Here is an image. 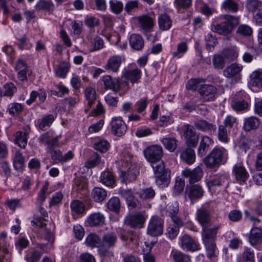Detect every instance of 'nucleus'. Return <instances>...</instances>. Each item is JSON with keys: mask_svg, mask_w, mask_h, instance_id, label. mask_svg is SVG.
I'll return each instance as SVG.
<instances>
[{"mask_svg": "<svg viewBox=\"0 0 262 262\" xmlns=\"http://www.w3.org/2000/svg\"><path fill=\"white\" fill-rule=\"evenodd\" d=\"M119 164L122 168H127L126 171H121L119 177L122 183H130L135 181L139 174V166L134 162L133 158L127 152L120 156Z\"/></svg>", "mask_w": 262, "mask_h": 262, "instance_id": "f257e3e1", "label": "nucleus"}, {"mask_svg": "<svg viewBox=\"0 0 262 262\" xmlns=\"http://www.w3.org/2000/svg\"><path fill=\"white\" fill-rule=\"evenodd\" d=\"M228 155L225 148L215 147L203 159V161L207 168L214 169L226 162Z\"/></svg>", "mask_w": 262, "mask_h": 262, "instance_id": "f03ea898", "label": "nucleus"}, {"mask_svg": "<svg viewBox=\"0 0 262 262\" xmlns=\"http://www.w3.org/2000/svg\"><path fill=\"white\" fill-rule=\"evenodd\" d=\"M222 19V21L220 23L211 26L212 31L222 35L230 34L234 27L239 24V17L231 15H224Z\"/></svg>", "mask_w": 262, "mask_h": 262, "instance_id": "7ed1b4c3", "label": "nucleus"}, {"mask_svg": "<svg viewBox=\"0 0 262 262\" xmlns=\"http://www.w3.org/2000/svg\"><path fill=\"white\" fill-rule=\"evenodd\" d=\"M156 182L158 185L167 186L170 181V171L165 169L164 164L163 162H159L158 164H152Z\"/></svg>", "mask_w": 262, "mask_h": 262, "instance_id": "20e7f679", "label": "nucleus"}, {"mask_svg": "<svg viewBox=\"0 0 262 262\" xmlns=\"http://www.w3.org/2000/svg\"><path fill=\"white\" fill-rule=\"evenodd\" d=\"M105 90H111L114 92H118L123 86L125 87V90H128L130 88L128 81H123L119 77L113 78L110 75H105L102 78Z\"/></svg>", "mask_w": 262, "mask_h": 262, "instance_id": "39448f33", "label": "nucleus"}, {"mask_svg": "<svg viewBox=\"0 0 262 262\" xmlns=\"http://www.w3.org/2000/svg\"><path fill=\"white\" fill-rule=\"evenodd\" d=\"M146 160L152 164H158L163 156L162 147L158 145H154L146 147L143 151Z\"/></svg>", "mask_w": 262, "mask_h": 262, "instance_id": "423d86ee", "label": "nucleus"}, {"mask_svg": "<svg viewBox=\"0 0 262 262\" xmlns=\"http://www.w3.org/2000/svg\"><path fill=\"white\" fill-rule=\"evenodd\" d=\"M163 232V221L157 216H152L149 222L147 233L152 236L161 235Z\"/></svg>", "mask_w": 262, "mask_h": 262, "instance_id": "0eeeda50", "label": "nucleus"}, {"mask_svg": "<svg viewBox=\"0 0 262 262\" xmlns=\"http://www.w3.org/2000/svg\"><path fill=\"white\" fill-rule=\"evenodd\" d=\"M221 227V224H216L211 227L206 226L202 228V237L203 243L215 242L217 231Z\"/></svg>", "mask_w": 262, "mask_h": 262, "instance_id": "6e6552de", "label": "nucleus"}, {"mask_svg": "<svg viewBox=\"0 0 262 262\" xmlns=\"http://www.w3.org/2000/svg\"><path fill=\"white\" fill-rule=\"evenodd\" d=\"M110 126L112 133L116 136H121L126 132L127 126L121 117H113Z\"/></svg>", "mask_w": 262, "mask_h": 262, "instance_id": "1a4fd4ad", "label": "nucleus"}, {"mask_svg": "<svg viewBox=\"0 0 262 262\" xmlns=\"http://www.w3.org/2000/svg\"><path fill=\"white\" fill-rule=\"evenodd\" d=\"M182 175L188 179L190 184L199 181L202 178L203 171L200 166H197L193 170L185 168L182 171Z\"/></svg>", "mask_w": 262, "mask_h": 262, "instance_id": "9d476101", "label": "nucleus"}, {"mask_svg": "<svg viewBox=\"0 0 262 262\" xmlns=\"http://www.w3.org/2000/svg\"><path fill=\"white\" fill-rule=\"evenodd\" d=\"M199 92L204 101H212L215 99L217 89L212 85L203 84L199 89Z\"/></svg>", "mask_w": 262, "mask_h": 262, "instance_id": "9b49d317", "label": "nucleus"}, {"mask_svg": "<svg viewBox=\"0 0 262 262\" xmlns=\"http://www.w3.org/2000/svg\"><path fill=\"white\" fill-rule=\"evenodd\" d=\"M233 174L236 181L239 184H244L249 178V173L241 163L235 164L233 167Z\"/></svg>", "mask_w": 262, "mask_h": 262, "instance_id": "f8f14e48", "label": "nucleus"}, {"mask_svg": "<svg viewBox=\"0 0 262 262\" xmlns=\"http://www.w3.org/2000/svg\"><path fill=\"white\" fill-rule=\"evenodd\" d=\"M228 177L226 174H216L210 176L206 181L208 189L211 191L214 187L222 185L228 181Z\"/></svg>", "mask_w": 262, "mask_h": 262, "instance_id": "ddd939ff", "label": "nucleus"}, {"mask_svg": "<svg viewBox=\"0 0 262 262\" xmlns=\"http://www.w3.org/2000/svg\"><path fill=\"white\" fill-rule=\"evenodd\" d=\"M145 221V216L141 213L127 216L125 218V224L132 228H141Z\"/></svg>", "mask_w": 262, "mask_h": 262, "instance_id": "4468645a", "label": "nucleus"}, {"mask_svg": "<svg viewBox=\"0 0 262 262\" xmlns=\"http://www.w3.org/2000/svg\"><path fill=\"white\" fill-rule=\"evenodd\" d=\"M137 20L139 28L144 33L149 32L155 25L154 19L147 15L138 16Z\"/></svg>", "mask_w": 262, "mask_h": 262, "instance_id": "2eb2a0df", "label": "nucleus"}, {"mask_svg": "<svg viewBox=\"0 0 262 262\" xmlns=\"http://www.w3.org/2000/svg\"><path fill=\"white\" fill-rule=\"evenodd\" d=\"M203 193V189L199 184H189L186 186V193L191 201L200 199Z\"/></svg>", "mask_w": 262, "mask_h": 262, "instance_id": "dca6fc26", "label": "nucleus"}, {"mask_svg": "<svg viewBox=\"0 0 262 262\" xmlns=\"http://www.w3.org/2000/svg\"><path fill=\"white\" fill-rule=\"evenodd\" d=\"M181 246L186 251H195L199 249V245L194 239L187 234L180 238Z\"/></svg>", "mask_w": 262, "mask_h": 262, "instance_id": "f3484780", "label": "nucleus"}, {"mask_svg": "<svg viewBox=\"0 0 262 262\" xmlns=\"http://www.w3.org/2000/svg\"><path fill=\"white\" fill-rule=\"evenodd\" d=\"M196 219L202 228L208 226L211 221L210 212L206 208H200L196 211Z\"/></svg>", "mask_w": 262, "mask_h": 262, "instance_id": "a211bd4d", "label": "nucleus"}, {"mask_svg": "<svg viewBox=\"0 0 262 262\" xmlns=\"http://www.w3.org/2000/svg\"><path fill=\"white\" fill-rule=\"evenodd\" d=\"M15 70L17 71V78L20 81L27 80V74L30 75V71L28 67L26 62L22 59H19L15 65Z\"/></svg>", "mask_w": 262, "mask_h": 262, "instance_id": "6ab92c4d", "label": "nucleus"}, {"mask_svg": "<svg viewBox=\"0 0 262 262\" xmlns=\"http://www.w3.org/2000/svg\"><path fill=\"white\" fill-rule=\"evenodd\" d=\"M243 66L237 63H231L223 71V75L228 78H232L240 76Z\"/></svg>", "mask_w": 262, "mask_h": 262, "instance_id": "aec40b11", "label": "nucleus"}, {"mask_svg": "<svg viewBox=\"0 0 262 262\" xmlns=\"http://www.w3.org/2000/svg\"><path fill=\"white\" fill-rule=\"evenodd\" d=\"M141 71L136 68L124 71L122 78L127 79L128 82L130 81L133 85L135 83L138 82L141 78Z\"/></svg>", "mask_w": 262, "mask_h": 262, "instance_id": "412c9836", "label": "nucleus"}, {"mask_svg": "<svg viewBox=\"0 0 262 262\" xmlns=\"http://www.w3.org/2000/svg\"><path fill=\"white\" fill-rule=\"evenodd\" d=\"M122 57L119 55H114L107 60V63L105 66V69L110 70L113 72H117L122 63Z\"/></svg>", "mask_w": 262, "mask_h": 262, "instance_id": "4be33fe9", "label": "nucleus"}, {"mask_svg": "<svg viewBox=\"0 0 262 262\" xmlns=\"http://www.w3.org/2000/svg\"><path fill=\"white\" fill-rule=\"evenodd\" d=\"M213 144V141L211 138L207 136H202L198 150V155L201 157L204 156L209 149V147Z\"/></svg>", "mask_w": 262, "mask_h": 262, "instance_id": "5701e85b", "label": "nucleus"}, {"mask_svg": "<svg viewBox=\"0 0 262 262\" xmlns=\"http://www.w3.org/2000/svg\"><path fill=\"white\" fill-rule=\"evenodd\" d=\"M194 125L197 129L202 132L214 133L216 130L215 125L209 123L205 120H198L194 122Z\"/></svg>", "mask_w": 262, "mask_h": 262, "instance_id": "b1692460", "label": "nucleus"}, {"mask_svg": "<svg viewBox=\"0 0 262 262\" xmlns=\"http://www.w3.org/2000/svg\"><path fill=\"white\" fill-rule=\"evenodd\" d=\"M250 244L253 246L262 242V229L260 228L253 227L250 232L248 236Z\"/></svg>", "mask_w": 262, "mask_h": 262, "instance_id": "393cba45", "label": "nucleus"}, {"mask_svg": "<svg viewBox=\"0 0 262 262\" xmlns=\"http://www.w3.org/2000/svg\"><path fill=\"white\" fill-rule=\"evenodd\" d=\"M117 241V237L114 233H111L105 234L102 238V247L99 249V252L103 255L105 253L103 251V248H110L113 247Z\"/></svg>", "mask_w": 262, "mask_h": 262, "instance_id": "a878e982", "label": "nucleus"}, {"mask_svg": "<svg viewBox=\"0 0 262 262\" xmlns=\"http://www.w3.org/2000/svg\"><path fill=\"white\" fill-rule=\"evenodd\" d=\"M130 47L137 51H141L144 46V41L142 37L137 34H133L129 39Z\"/></svg>", "mask_w": 262, "mask_h": 262, "instance_id": "bb28decb", "label": "nucleus"}, {"mask_svg": "<svg viewBox=\"0 0 262 262\" xmlns=\"http://www.w3.org/2000/svg\"><path fill=\"white\" fill-rule=\"evenodd\" d=\"M104 220L105 217L103 214L100 212H96L90 215L86 222L91 227L99 226L104 224Z\"/></svg>", "mask_w": 262, "mask_h": 262, "instance_id": "cd10ccee", "label": "nucleus"}, {"mask_svg": "<svg viewBox=\"0 0 262 262\" xmlns=\"http://www.w3.org/2000/svg\"><path fill=\"white\" fill-rule=\"evenodd\" d=\"M158 20L159 28L162 31L168 30L172 26V21L170 16L166 13L160 14Z\"/></svg>", "mask_w": 262, "mask_h": 262, "instance_id": "c85d7f7f", "label": "nucleus"}, {"mask_svg": "<svg viewBox=\"0 0 262 262\" xmlns=\"http://www.w3.org/2000/svg\"><path fill=\"white\" fill-rule=\"evenodd\" d=\"M91 196L95 202H102L107 197V191L101 187H95L92 190Z\"/></svg>", "mask_w": 262, "mask_h": 262, "instance_id": "c756f323", "label": "nucleus"}, {"mask_svg": "<svg viewBox=\"0 0 262 262\" xmlns=\"http://www.w3.org/2000/svg\"><path fill=\"white\" fill-rule=\"evenodd\" d=\"M259 125V119L256 117L251 116L244 119L243 127L247 132L256 129Z\"/></svg>", "mask_w": 262, "mask_h": 262, "instance_id": "7c9ffc66", "label": "nucleus"}, {"mask_svg": "<svg viewBox=\"0 0 262 262\" xmlns=\"http://www.w3.org/2000/svg\"><path fill=\"white\" fill-rule=\"evenodd\" d=\"M250 83L252 86L262 89V70H255L250 76Z\"/></svg>", "mask_w": 262, "mask_h": 262, "instance_id": "2f4dec72", "label": "nucleus"}, {"mask_svg": "<svg viewBox=\"0 0 262 262\" xmlns=\"http://www.w3.org/2000/svg\"><path fill=\"white\" fill-rule=\"evenodd\" d=\"M180 157L187 164H192L195 160V152L192 148H187L181 152Z\"/></svg>", "mask_w": 262, "mask_h": 262, "instance_id": "473e14b6", "label": "nucleus"}, {"mask_svg": "<svg viewBox=\"0 0 262 262\" xmlns=\"http://www.w3.org/2000/svg\"><path fill=\"white\" fill-rule=\"evenodd\" d=\"M120 194L127 202L128 205L133 208L136 207L138 201L135 198L132 191L129 189H123L120 191Z\"/></svg>", "mask_w": 262, "mask_h": 262, "instance_id": "72a5a7b5", "label": "nucleus"}, {"mask_svg": "<svg viewBox=\"0 0 262 262\" xmlns=\"http://www.w3.org/2000/svg\"><path fill=\"white\" fill-rule=\"evenodd\" d=\"M55 120V117L52 114L47 115L37 121L39 128L44 131L47 130Z\"/></svg>", "mask_w": 262, "mask_h": 262, "instance_id": "f704fd0d", "label": "nucleus"}, {"mask_svg": "<svg viewBox=\"0 0 262 262\" xmlns=\"http://www.w3.org/2000/svg\"><path fill=\"white\" fill-rule=\"evenodd\" d=\"M161 142L165 149L170 152L174 151L178 146V140L173 137H165L161 140Z\"/></svg>", "mask_w": 262, "mask_h": 262, "instance_id": "c9c22d12", "label": "nucleus"}, {"mask_svg": "<svg viewBox=\"0 0 262 262\" xmlns=\"http://www.w3.org/2000/svg\"><path fill=\"white\" fill-rule=\"evenodd\" d=\"M100 181L103 185L108 187L112 186L115 183V179L113 173L108 170L101 172Z\"/></svg>", "mask_w": 262, "mask_h": 262, "instance_id": "e433bc0d", "label": "nucleus"}, {"mask_svg": "<svg viewBox=\"0 0 262 262\" xmlns=\"http://www.w3.org/2000/svg\"><path fill=\"white\" fill-rule=\"evenodd\" d=\"M28 133L27 132L18 131L15 134L14 143L20 148H25L28 142Z\"/></svg>", "mask_w": 262, "mask_h": 262, "instance_id": "4c0bfd02", "label": "nucleus"}, {"mask_svg": "<svg viewBox=\"0 0 262 262\" xmlns=\"http://www.w3.org/2000/svg\"><path fill=\"white\" fill-rule=\"evenodd\" d=\"M13 166L17 170L22 169L25 164V158L19 150L15 151L13 159Z\"/></svg>", "mask_w": 262, "mask_h": 262, "instance_id": "58836bf2", "label": "nucleus"}, {"mask_svg": "<svg viewBox=\"0 0 262 262\" xmlns=\"http://www.w3.org/2000/svg\"><path fill=\"white\" fill-rule=\"evenodd\" d=\"M85 244L91 248L98 247L101 245V239L95 233H90L86 237Z\"/></svg>", "mask_w": 262, "mask_h": 262, "instance_id": "ea45409f", "label": "nucleus"}, {"mask_svg": "<svg viewBox=\"0 0 262 262\" xmlns=\"http://www.w3.org/2000/svg\"><path fill=\"white\" fill-rule=\"evenodd\" d=\"M84 95L88 101V107L91 108L96 99V91L92 87H88L85 90Z\"/></svg>", "mask_w": 262, "mask_h": 262, "instance_id": "a19ab883", "label": "nucleus"}, {"mask_svg": "<svg viewBox=\"0 0 262 262\" xmlns=\"http://www.w3.org/2000/svg\"><path fill=\"white\" fill-rule=\"evenodd\" d=\"M137 194L142 200H149L154 198L155 195V190L151 187L140 189Z\"/></svg>", "mask_w": 262, "mask_h": 262, "instance_id": "79ce46f5", "label": "nucleus"}, {"mask_svg": "<svg viewBox=\"0 0 262 262\" xmlns=\"http://www.w3.org/2000/svg\"><path fill=\"white\" fill-rule=\"evenodd\" d=\"M205 81L203 78H194L189 80L186 83V89L189 90L196 91L203 85Z\"/></svg>", "mask_w": 262, "mask_h": 262, "instance_id": "37998d69", "label": "nucleus"}, {"mask_svg": "<svg viewBox=\"0 0 262 262\" xmlns=\"http://www.w3.org/2000/svg\"><path fill=\"white\" fill-rule=\"evenodd\" d=\"M171 257L174 262H190V256L179 251L173 250L171 253Z\"/></svg>", "mask_w": 262, "mask_h": 262, "instance_id": "c03bdc74", "label": "nucleus"}, {"mask_svg": "<svg viewBox=\"0 0 262 262\" xmlns=\"http://www.w3.org/2000/svg\"><path fill=\"white\" fill-rule=\"evenodd\" d=\"M217 139L223 143H228L229 141V132L227 131V128L224 125H220L219 126Z\"/></svg>", "mask_w": 262, "mask_h": 262, "instance_id": "a18cd8bd", "label": "nucleus"}, {"mask_svg": "<svg viewBox=\"0 0 262 262\" xmlns=\"http://www.w3.org/2000/svg\"><path fill=\"white\" fill-rule=\"evenodd\" d=\"M223 54L226 59L231 61L236 59L238 57V51L236 47H233L225 49L223 51Z\"/></svg>", "mask_w": 262, "mask_h": 262, "instance_id": "49530a36", "label": "nucleus"}, {"mask_svg": "<svg viewBox=\"0 0 262 262\" xmlns=\"http://www.w3.org/2000/svg\"><path fill=\"white\" fill-rule=\"evenodd\" d=\"M23 110V106L21 103L13 102L8 106L7 112L13 116H18Z\"/></svg>", "mask_w": 262, "mask_h": 262, "instance_id": "de8ad7c7", "label": "nucleus"}, {"mask_svg": "<svg viewBox=\"0 0 262 262\" xmlns=\"http://www.w3.org/2000/svg\"><path fill=\"white\" fill-rule=\"evenodd\" d=\"M207 251V256L209 258L217 256L218 250L216 246L215 242L204 243Z\"/></svg>", "mask_w": 262, "mask_h": 262, "instance_id": "09e8293b", "label": "nucleus"}, {"mask_svg": "<svg viewBox=\"0 0 262 262\" xmlns=\"http://www.w3.org/2000/svg\"><path fill=\"white\" fill-rule=\"evenodd\" d=\"M226 58L220 54H215L212 58V63L215 69L222 70L225 66Z\"/></svg>", "mask_w": 262, "mask_h": 262, "instance_id": "8fccbe9b", "label": "nucleus"}, {"mask_svg": "<svg viewBox=\"0 0 262 262\" xmlns=\"http://www.w3.org/2000/svg\"><path fill=\"white\" fill-rule=\"evenodd\" d=\"M101 163V157L97 153H94L84 164L85 167L91 168L98 165Z\"/></svg>", "mask_w": 262, "mask_h": 262, "instance_id": "3c124183", "label": "nucleus"}, {"mask_svg": "<svg viewBox=\"0 0 262 262\" xmlns=\"http://www.w3.org/2000/svg\"><path fill=\"white\" fill-rule=\"evenodd\" d=\"M246 8L251 12L261 10L262 2L259 0H247L246 4Z\"/></svg>", "mask_w": 262, "mask_h": 262, "instance_id": "603ef678", "label": "nucleus"}, {"mask_svg": "<svg viewBox=\"0 0 262 262\" xmlns=\"http://www.w3.org/2000/svg\"><path fill=\"white\" fill-rule=\"evenodd\" d=\"M110 9L116 14H120L123 9L122 2L117 0H110L109 2Z\"/></svg>", "mask_w": 262, "mask_h": 262, "instance_id": "864d4df0", "label": "nucleus"}, {"mask_svg": "<svg viewBox=\"0 0 262 262\" xmlns=\"http://www.w3.org/2000/svg\"><path fill=\"white\" fill-rule=\"evenodd\" d=\"M222 8L226 11L236 12L238 9V5L234 0H225L222 5Z\"/></svg>", "mask_w": 262, "mask_h": 262, "instance_id": "5fc2aeb1", "label": "nucleus"}, {"mask_svg": "<svg viewBox=\"0 0 262 262\" xmlns=\"http://www.w3.org/2000/svg\"><path fill=\"white\" fill-rule=\"evenodd\" d=\"M107 207L108 209L118 213L120 208V202L119 198L113 197L109 200L107 203Z\"/></svg>", "mask_w": 262, "mask_h": 262, "instance_id": "6e6d98bb", "label": "nucleus"}, {"mask_svg": "<svg viewBox=\"0 0 262 262\" xmlns=\"http://www.w3.org/2000/svg\"><path fill=\"white\" fill-rule=\"evenodd\" d=\"M110 147V145L108 142L103 139L96 141L94 144V148L101 152H105Z\"/></svg>", "mask_w": 262, "mask_h": 262, "instance_id": "4d7b16f0", "label": "nucleus"}, {"mask_svg": "<svg viewBox=\"0 0 262 262\" xmlns=\"http://www.w3.org/2000/svg\"><path fill=\"white\" fill-rule=\"evenodd\" d=\"M104 47V41L99 36H96L91 41L90 50L91 52H94L102 49Z\"/></svg>", "mask_w": 262, "mask_h": 262, "instance_id": "13d9d810", "label": "nucleus"}, {"mask_svg": "<svg viewBox=\"0 0 262 262\" xmlns=\"http://www.w3.org/2000/svg\"><path fill=\"white\" fill-rule=\"evenodd\" d=\"M71 208L72 212L76 214H81L85 210L83 203L79 200L73 201L71 203Z\"/></svg>", "mask_w": 262, "mask_h": 262, "instance_id": "bf43d9fd", "label": "nucleus"}, {"mask_svg": "<svg viewBox=\"0 0 262 262\" xmlns=\"http://www.w3.org/2000/svg\"><path fill=\"white\" fill-rule=\"evenodd\" d=\"M231 107L236 112H242L248 110L249 104L246 101L238 100L233 102Z\"/></svg>", "mask_w": 262, "mask_h": 262, "instance_id": "052dcab7", "label": "nucleus"}, {"mask_svg": "<svg viewBox=\"0 0 262 262\" xmlns=\"http://www.w3.org/2000/svg\"><path fill=\"white\" fill-rule=\"evenodd\" d=\"M70 65L66 62H63L60 63L56 71V75L60 78H64L69 71Z\"/></svg>", "mask_w": 262, "mask_h": 262, "instance_id": "680f3d73", "label": "nucleus"}, {"mask_svg": "<svg viewBox=\"0 0 262 262\" xmlns=\"http://www.w3.org/2000/svg\"><path fill=\"white\" fill-rule=\"evenodd\" d=\"M74 188L78 192H84L86 191V183L84 180L80 178H76L74 181Z\"/></svg>", "mask_w": 262, "mask_h": 262, "instance_id": "e2e57ef3", "label": "nucleus"}, {"mask_svg": "<svg viewBox=\"0 0 262 262\" xmlns=\"http://www.w3.org/2000/svg\"><path fill=\"white\" fill-rule=\"evenodd\" d=\"M188 50L187 45L185 42H181L177 46V50L172 53L173 57L180 58Z\"/></svg>", "mask_w": 262, "mask_h": 262, "instance_id": "0e129e2a", "label": "nucleus"}, {"mask_svg": "<svg viewBox=\"0 0 262 262\" xmlns=\"http://www.w3.org/2000/svg\"><path fill=\"white\" fill-rule=\"evenodd\" d=\"M53 6L54 4L51 1L39 0L35 5V9L38 11L50 10Z\"/></svg>", "mask_w": 262, "mask_h": 262, "instance_id": "69168bd1", "label": "nucleus"}, {"mask_svg": "<svg viewBox=\"0 0 262 262\" xmlns=\"http://www.w3.org/2000/svg\"><path fill=\"white\" fill-rule=\"evenodd\" d=\"M182 130L183 131V136L185 140L190 138V137L197 134L194 127L188 124L184 125L182 127Z\"/></svg>", "mask_w": 262, "mask_h": 262, "instance_id": "338daca9", "label": "nucleus"}, {"mask_svg": "<svg viewBox=\"0 0 262 262\" xmlns=\"http://www.w3.org/2000/svg\"><path fill=\"white\" fill-rule=\"evenodd\" d=\"M3 96L11 97L17 91V88L12 83H9L4 85Z\"/></svg>", "mask_w": 262, "mask_h": 262, "instance_id": "774afa93", "label": "nucleus"}]
</instances>
